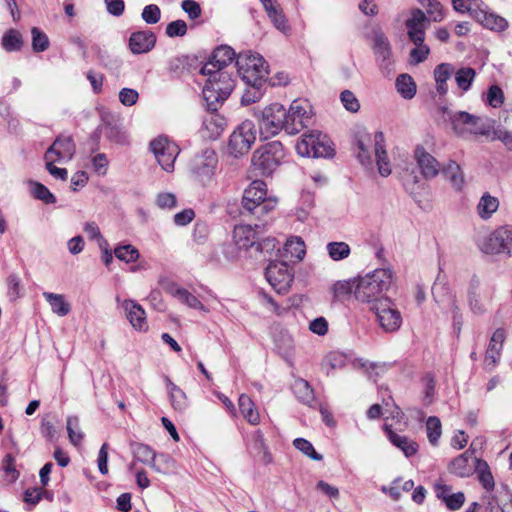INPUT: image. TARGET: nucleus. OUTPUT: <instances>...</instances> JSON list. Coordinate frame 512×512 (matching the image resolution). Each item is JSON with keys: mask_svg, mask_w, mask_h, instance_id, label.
<instances>
[{"mask_svg": "<svg viewBox=\"0 0 512 512\" xmlns=\"http://www.w3.org/2000/svg\"><path fill=\"white\" fill-rule=\"evenodd\" d=\"M214 67L212 64H204L200 70L207 77L202 93L210 110H216L217 105L228 98L235 86L231 71H216Z\"/></svg>", "mask_w": 512, "mask_h": 512, "instance_id": "obj_1", "label": "nucleus"}, {"mask_svg": "<svg viewBox=\"0 0 512 512\" xmlns=\"http://www.w3.org/2000/svg\"><path fill=\"white\" fill-rule=\"evenodd\" d=\"M392 282V271L390 269H375L374 271L360 276L354 288V296L358 301L375 306L384 299L385 292Z\"/></svg>", "mask_w": 512, "mask_h": 512, "instance_id": "obj_2", "label": "nucleus"}, {"mask_svg": "<svg viewBox=\"0 0 512 512\" xmlns=\"http://www.w3.org/2000/svg\"><path fill=\"white\" fill-rule=\"evenodd\" d=\"M441 117L448 123L455 135L466 138L470 135L487 136L491 126L486 125L482 119L476 115L465 111H453L446 106L440 108Z\"/></svg>", "mask_w": 512, "mask_h": 512, "instance_id": "obj_3", "label": "nucleus"}, {"mask_svg": "<svg viewBox=\"0 0 512 512\" xmlns=\"http://www.w3.org/2000/svg\"><path fill=\"white\" fill-rule=\"evenodd\" d=\"M278 203V199L267 195V185L262 180H254L244 190L242 197V207L249 214L256 218H261L273 211Z\"/></svg>", "mask_w": 512, "mask_h": 512, "instance_id": "obj_4", "label": "nucleus"}, {"mask_svg": "<svg viewBox=\"0 0 512 512\" xmlns=\"http://www.w3.org/2000/svg\"><path fill=\"white\" fill-rule=\"evenodd\" d=\"M236 65L241 79L250 87L262 88L268 79V64L258 53H240Z\"/></svg>", "mask_w": 512, "mask_h": 512, "instance_id": "obj_5", "label": "nucleus"}, {"mask_svg": "<svg viewBox=\"0 0 512 512\" xmlns=\"http://www.w3.org/2000/svg\"><path fill=\"white\" fill-rule=\"evenodd\" d=\"M285 107L274 102L262 109L254 108L253 116L256 118L261 135L272 137L278 135L282 130L285 131Z\"/></svg>", "mask_w": 512, "mask_h": 512, "instance_id": "obj_6", "label": "nucleus"}, {"mask_svg": "<svg viewBox=\"0 0 512 512\" xmlns=\"http://www.w3.org/2000/svg\"><path fill=\"white\" fill-rule=\"evenodd\" d=\"M285 158V149L281 142L271 141L257 148L252 156L255 169L263 175L272 174Z\"/></svg>", "mask_w": 512, "mask_h": 512, "instance_id": "obj_7", "label": "nucleus"}, {"mask_svg": "<svg viewBox=\"0 0 512 512\" xmlns=\"http://www.w3.org/2000/svg\"><path fill=\"white\" fill-rule=\"evenodd\" d=\"M296 151L303 157L327 158L334 155L330 139L319 131L303 134L296 144Z\"/></svg>", "mask_w": 512, "mask_h": 512, "instance_id": "obj_8", "label": "nucleus"}, {"mask_svg": "<svg viewBox=\"0 0 512 512\" xmlns=\"http://www.w3.org/2000/svg\"><path fill=\"white\" fill-rule=\"evenodd\" d=\"M479 248L485 254L512 256V226H499L479 244Z\"/></svg>", "mask_w": 512, "mask_h": 512, "instance_id": "obj_9", "label": "nucleus"}, {"mask_svg": "<svg viewBox=\"0 0 512 512\" xmlns=\"http://www.w3.org/2000/svg\"><path fill=\"white\" fill-rule=\"evenodd\" d=\"M311 106L303 100H294L286 109L285 132L296 135L311 123Z\"/></svg>", "mask_w": 512, "mask_h": 512, "instance_id": "obj_10", "label": "nucleus"}, {"mask_svg": "<svg viewBox=\"0 0 512 512\" xmlns=\"http://www.w3.org/2000/svg\"><path fill=\"white\" fill-rule=\"evenodd\" d=\"M256 140V127L251 120H245L232 132L229 139V151L235 157L246 154Z\"/></svg>", "mask_w": 512, "mask_h": 512, "instance_id": "obj_11", "label": "nucleus"}, {"mask_svg": "<svg viewBox=\"0 0 512 512\" xmlns=\"http://www.w3.org/2000/svg\"><path fill=\"white\" fill-rule=\"evenodd\" d=\"M150 150L164 171L173 172L175 160L180 152L176 143L166 136H159L150 142Z\"/></svg>", "mask_w": 512, "mask_h": 512, "instance_id": "obj_12", "label": "nucleus"}, {"mask_svg": "<svg viewBox=\"0 0 512 512\" xmlns=\"http://www.w3.org/2000/svg\"><path fill=\"white\" fill-rule=\"evenodd\" d=\"M379 326L388 333L397 331L402 324V316L398 309L393 307L390 299H384L375 306H371Z\"/></svg>", "mask_w": 512, "mask_h": 512, "instance_id": "obj_13", "label": "nucleus"}, {"mask_svg": "<svg viewBox=\"0 0 512 512\" xmlns=\"http://www.w3.org/2000/svg\"><path fill=\"white\" fill-rule=\"evenodd\" d=\"M265 277L278 293H285L293 281V274L285 262H271L265 269Z\"/></svg>", "mask_w": 512, "mask_h": 512, "instance_id": "obj_14", "label": "nucleus"}, {"mask_svg": "<svg viewBox=\"0 0 512 512\" xmlns=\"http://www.w3.org/2000/svg\"><path fill=\"white\" fill-rule=\"evenodd\" d=\"M217 165V157L213 150L206 149L202 154L197 155L191 162V171L196 178L205 184L214 175Z\"/></svg>", "mask_w": 512, "mask_h": 512, "instance_id": "obj_15", "label": "nucleus"}, {"mask_svg": "<svg viewBox=\"0 0 512 512\" xmlns=\"http://www.w3.org/2000/svg\"><path fill=\"white\" fill-rule=\"evenodd\" d=\"M372 49L381 71L389 74L393 64L392 49L388 38L381 31L374 32Z\"/></svg>", "mask_w": 512, "mask_h": 512, "instance_id": "obj_16", "label": "nucleus"}, {"mask_svg": "<svg viewBox=\"0 0 512 512\" xmlns=\"http://www.w3.org/2000/svg\"><path fill=\"white\" fill-rule=\"evenodd\" d=\"M76 151L75 143L71 136L60 135L45 153V158L58 160V163L70 161Z\"/></svg>", "mask_w": 512, "mask_h": 512, "instance_id": "obj_17", "label": "nucleus"}, {"mask_svg": "<svg viewBox=\"0 0 512 512\" xmlns=\"http://www.w3.org/2000/svg\"><path fill=\"white\" fill-rule=\"evenodd\" d=\"M505 340L506 331L503 328L496 329L492 334L484 358L485 369L488 371H492L499 363Z\"/></svg>", "mask_w": 512, "mask_h": 512, "instance_id": "obj_18", "label": "nucleus"}, {"mask_svg": "<svg viewBox=\"0 0 512 512\" xmlns=\"http://www.w3.org/2000/svg\"><path fill=\"white\" fill-rule=\"evenodd\" d=\"M413 156L424 178L432 179L439 174L441 170L439 161L427 152L423 145L415 147Z\"/></svg>", "mask_w": 512, "mask_h": 512, "instance_id": "obj_19", "label": "nucleus"}, {"mask_svg": "<svg viewBox=\"0 0 512 512\" xmlns=\"http://www.w3.org/2000/svg\"><path fill=\"white\" fill-rule=\"evenodd\" d=\"M429 23L425 13L419 9L411 12V16L406 21V27L409 39L414 44H422L425 40V29Z\"/></svg>", "mask_w": 512, "mask_h": 512, "instance_id": "obj_20", "label": "nucleus"}, {"mask_svg": "<svg viewBox=\"0 0 512 512\" xmlns=\"http://www.w3.org/2000/svg\"><path fill=\"white\" fill-rule=\"evenodd\" d=\"M260 226L255 225V228H253L251 225H237L234 228L233 231V239L236 243V245L240 249H249L255 247L256 250H262L261 243L258 242V236L257 231Z\"/></svg>", "mask_w": 512, "mask_h": 512, "instance_id": "obj_21", "label": "nucleus"}, {"mask_svg": "<svg viewBox=\"0 0 512 512\" xmlns=\"http://www.w3.org/2000/svg\"><path fill=\"white\" fill-rule=\"evenodd\" d=\"M432 294L437 303L447 305L451 308L453 313V325L458 331H460L462 325V315L459 313V309L456 305L454 296L450 293L446 285L442 283L434 284L432 288Z\"/></svg>", "mask_w": 512, "mask_h": 512, "instance_id": "obj_22", "label": "nucleus"}, {"mask_svg": "<svg viewBox=\"0 0 512 512\" xmlns=\"http://www.w3.org/2000/svg\"><path fill=\"white\" fill-rule=\"evenodd\" d=\"M473 19H475L484 28L495 32H502L508 27L507 20L491 11L485 3Z\"/></svg>", "mask_w": 512, "mask_h": 512, "instance_id": "obj_23", "label": "nucleus"}, {"mask_svg": "<svg viewBox=\"0 0 512 512\" xmlns=\"http://www.w3.org/2000/svg\"><path fill=\"white\" fill-rule=\"evenodd\" d=\"M156 44V36L150 30H141L131 34L129 48L133 54H143L151 51Z\"/></svg>", "mask_w": 512, "mask_h": 512, "instance_id": "obj_24", "label": "nucleus"}, {"mask_svg": "<svg viewBox=\"0 0 512 512\" xmlns=\"http://www.w3.org/2000/svg\"><path fill=\"white\" fill-rule=\"evenodd\" d=\"M122 307L125 310L127 319L135 330L146 331L148 329L146 314L140 304L129 299L123 301Z\"/></svg>", "mask_w": 512, "mask_h": 512, "instance_id": "obj_25", "label": "nucleus"}, {"mask_svg": "<svg viewBox=\"0 0 512 512\" xmlns=\"http://www.w3.org/2000/svg\"><path fill=\"white\" fill-rule=\"evenodd\" d=\"M374 152L379 174L383 177L389 176L392 168L385 149V137L381 131L376 132L374 135Z\"/></svg>", "mask_w": 512, "mask_h": 512, "instance_id": "obj_26", "label": "nucleus"}, {"mask_svg": "<svg viewBox=\"0 0 512 512\" xmlns=\"http://www.w3.org/2000/svg\"><path fill=\"white\" fill-rule=\"evenodd\" d=\"M260 2L274 27L284 34L288 33L290 31V25L288 24L280 4L276 0H260Z\"/></svg>", "mask_w": 512, "mask_h": 512, "instance_id": "obj_27", "label": "nucleus"}, {"mask_svg": "<svg viewBox=\"0 0 512 512\" xmlns=\"http://www.w3.org/2000/svg\"><path fill=\"white\" fill-rule=\"evenodd\" d=\"M474 472L477 475L479 483L486 491V494L483 495V501L491 497H495L492 495L495 488V480L488 463L485 460L476 458Z\"/></svg>", "mask_w": 512, "mask_h": 512, "instance_id": "obj_28", "label": "nucleus"}, {"mask_svg": "<svg viewBox=\"0 0 512 512\" xmlns=\"http://www.w3.org/2000/svg\"><path fill=\"white\" fill-rule=\"evenodd\" d=\"M499 205L500 202L497 197L485 192L476 205V213L481 220L487 221L497 212Z\"/></svg>", "mask_w": 512, "mask_h": 512, "instance_id": "obj_29", "label": "nucleus"}, {"mask_svg": "<svg viewBox=\"0 0 512 512\" xmlns=\"http://www.w3.org/2000/svg\"><path fill=\"white\" fill-rule=\"evenodd\" d=\"M235 58L234 50L226 45L217 47L206 64H212L214 70H228L227 68Z\"/></svg>", "mask_w": 512, "mask_h": 512, "instance_id": "obj_30", "label": "nucleus"}, {"mask_svg": "<svg viewBox=\"0 0 512 512\" xmlns=\"http://www.w3.org/2000/svg\"><path fill=\"white\" fill-rule=\"evenodd\" d=\"M384 429L390 442L399 448L406 457H411L418 451V444L415 441L395 433L387 425H385Z\"/></svg>", "mask_w": 512, "mask_h": 512, "instance_id": "obj_31", "label": "nucleus"}, {"mask_svg": "<svg viewBox=\"0 0 512 512\" xmlns=\"http://www.w3.org/2000/svg\"><path fill=\"white\" fill-rule=\"evenodd\" d=\"M442 173L444 177L450 182L451 186L456 191H461L465 185V177L464 173L460 167V165L450 160L443 168Z\"/></svg>", "mask_w": 512, "mask_h": 512, "instance_id": "obj_32", "label": "nucleus"}, {"mask_svg": "<svg viewBox=\"0 0 512 512\" xmlns=\"http://www.w3.org/2000/svg\"><path fill=\"white\" fill-rule=\"evenodd\" d=\"M166 385L173 409L180 413L185 412L189 406V401L185 392L169 378L166 379Z\"/></svg>", "mask_w": 512, "mask_h": 512, "instance_id": "obj_33", "label": "nucleus"}, {"mask_svg": "<svg viewBox=\"0 0 512 512\" xmlns=\"http://www.w3.org/2000/svg\"><path fill=\"white\" fill-rule=\"evenodd\" d=\"M471 455L469 451L462 453L454 458L450 464L451 473L459 477H469L475 471V465L470 463Z\"/></svg>", "mask_w": 512, "mask_h": 512, "instance_id": "obj_34", "label": "nucleus"}, {"mask_svg": "<svg viewBox=\"0 0 512 512\" xmlns=\"http://www.w3.org/2000/svg\"><path fill=\"white\" fill-rule=\"evenodd\" d=\"M171 295L176 297L181 303L187 305L189 308L201 310L205 313L208 309L201 303V301L187 289L178 286H172L169 289Z\"/></svg>", "mask_w": 512, "mask_h": 512, "instance_id": "obj_35", "label": "nucleus"}, {"mask_svg": "<svg viewBox=\"0 0 512 512\" xmlns=\"http://www.w3.org/2000/svg\"><path fill=\"white\" fill-rule=\"evenodd\" d=\"M131 452L136 461L157 470L155 466L156 453L150 446L143 443H132Z\"/></svg>", "mask_w": 512, "mask_h": 512, "instance_id": "obj_36", "label": "nucleus"}, {"mask_svg": "<svg viewBox=\"0 0 512 512\" xmlns=\"http://www.w3.org/2000/svg\"><path fill=\"white\" fill-rule=\"evenodd\" d=\"M43 297L49 303L53 313L60 317L68 315L71 311V305L66 301L65 296L52 292H43Z\"/></svg>", "mask_w": 512, "mask_h": 512, "instance_id": "obj_37", "label": "nucleus"}, {"mask_svg": "<svg viewBox=\"0 0 512 512\" xmlns=\"http://www.w3.org/2000/svg\"><path fill=\"white\" fill-rule=\"evenodd\" d=\"M238 405L241 414L250 424L258 425L260 423V415L254 402L248 395L241 394L238 400Z\"/></svg>", "mask_w": 512, "mask_h": 512, "instance_id": "obj_38", "label": "nucleus"}, {"mask_svg": "<svg viewBox=\"0 0 512 512\" xmlns=\"http://www.w3.org/2000/svg\"><path fill=\"white\" fill-rule=\"evenodd\" d=\"M395 85L397 92L404 99H412L416 94V84L408 74H400L396 79Z\"/></svg>", "mask_w": 512, "mask_h": 512, "instance_id": "obj_39", "label": "nucleus"}, {"mask_svg": "<svg viewBox=\"0 0 512 512\" xmlns=\"http://www.w3.org/2000/svg\"><path fill=\"white\" fill-rule=\"evenodd\" d=\"M30 191L35 199L43 201L45 204H54L56 197L50 190L40 182L30 181Z\"/></svg>", "mask_w": 512, "mask_h": 512, "instance_id": "obj_40", "label": "nucleus"}, {"mask_svg": "<svg viewBox=\"0 0 512 512\" xmlns=\"http://www.w3.org/2000/svg\"><path fill=\"white\" fill-rule=\"evenodd\" d=\"M23 45L22 35L19 31L15 29H9L5 32L2 38V46L8 51H18L21 49Z\"/></svg>", "mask_w": 512, "mask_h": 512, "instance_id": "obj_41", "label": "nucleus"}, {"mask_svg": "<svg viewBox=\"0 0 512 512\" xmlns=\"http://www.w3.org/2000/svg\"><path fill=\"white\" fill-rule=\"evenodd\" d=\"M329 257L333 261H340L350 256L351 249L346 242H329L326 246Z\"/></svg>", "mask_w": 512, "mask_h": 512, "instance_id": "obj_42", "label": "nucleus"}, {"mask_svg": "<svg viewBox=\"0 0 512 512\" xmlns=\"http://www.w3.org/2000/svg\"><path fill=\"white\" fill-rule=\"evenodd\" d=\"M454 9L459 13H469L472 18L483 6L482 0H452Z\"/></svg>", "mask_w": 512, "mask_h": 512, "instance_id": "obj_43", "label": "nucleus"}, {"mask_svg": "<svg viewBox=\"0 0 512 512\" xmlns=\"http://www.w3.org/2000/svg\"><path fill=\"white\" fill-rule=\"evenodd\" d=\"M7 296L10 301H16L23 297L24 291L21 279L17 274H10L6 280Z\"/></svg>", "mask_w": 512, "mask_h": 512, "instance_id": "obj_44", "label": "nucleus"}, {"mask_svg": "<svg viewBox=\"0 0 512 512\" xmlns=\"http://www.w3.org/2000/svg\"><path fill=\"white\" fill-rule=\"evenodd\" d=\"M79 418L77 416H69L67 418V432L70 442L78 446L82 443V440L84 438V434L80 429L79 425Z\"/></svg>", "mask_w": 512, "mask_h": 512, "instance_id": "obj_45", "label": "nucleus"}, {"mask_svg": "<svg viewBox=\"0 0 512 512\" xmlns=\"http://www.w3.org/2000/svg\"><path fill=\"white\" fill-rule=\"evenodd\" d=\"M476 72L471 67L460 68L455 74V81L458 87L463 91H468L474 81Z\"/></svg>", "mask_w": 512, "mask_h": 512, "instance_id": "obj_46", "label": "nucleus"}, {"mask_svg": "<svg viewBox=\"0 0 512 512\" xmlns=\"http://www.w3.org/2000/svg\"><path fill=\"white\" fill-rule=\"evenodd\" d=\"M427 437L431 445H437L441 435L442 426L441 421L436 416H430L426 421Z\"/></svg>", "mask_w": 512, "mask_h": 512, "instance_id": "obj_47", "label": "nucleus"}, {"mask_svg": "<svg viewBox=\"0 0 512 512\" xmlns=\"http://www.w3.org/2000/svg\"><path fill=\"white\" fill-rule=\"evenodd\" d=\"M285 251L291 257L302 260L305 256V243L300 237H291L285 243Z\"/></svg>", "mask_w": 512, "mask_h": 512, "instance_id": "obj_48", "label": "nucleus"}, {"mask_svg": "<svg viewBox=\"0 0 512 512\" xmlns=\"http://www.w3.org/2000/svg\"><path fill=\"white\" fill-rule=\"evenodd\" d=\"M114 253L119 260L126 263L135 262L140 256L139 251L131 244L117 246Z\"/></svg>", "mask_w": 512, "mask_h": 512, "instance_id": "obj_49", "label": "nucleus"}, {"mask_svg": "<svg viewBox=\"0 0 512 512\" xmlns=\"http://www.w3.org/2000/svg\"><path fill=\"white\" fill-rule=\"evenodd\" d=\"M293 445L297 450L314 461H321L323 459V456L315 451L312 443L304 438L294 439Z\"/></svg>", "mask_w": 512, "mask_h": 512, "instance_id": "obj_50", "label": "nucleus"}, {"mask_svg": "<svg viewBox=\"0 0 512 512\" xmlns=\"http://www.w3.org/2000/svg\"><path fill=\"white\" fill-rule=\"evenodd\" d=\"M203 127L208 133V137L217 138L223 131L222 120L215 114H209L203 121Z\"/></svg>", "mask_w": 512, "mask_h": 512, "instance_id": "obj_51", "label": "nucleus"}, {"mask_svg": "<svg viewBox=\"0 0 512 512\" xmlns=\"http://www.w3.org/2000/svg\"><path fill=\"white\" fill-rule=\"evenodd\" d=\"M32 49L34 52H44L49 47L48 36L37 27L31 29Z\"/></svg>", "mask_w": 512, "mask_h": 512, "instance_id": "obj_52", "label": "nucleus"}, {"mask_svg": "<svg viewBox=\"0 0 512 512\" xmlns=\"http://www.w3.org/2000/svg\"><path fill=\"white\" fill-rule=\"evenodd\" d=\"M505 100L504 93L502 89L498 85H492L489 87L488 92L486 94L485 102L493 107L499 108L503 105Z\"/></svg>", "mask_w": 512, "mask_h": 512, "instance_id": "obj_53", "label": "nucleus"}, {"mask_svg": "<svg viewBox=\"0 0 512 512\" xmlns=\"http://www.w3.org/2000/svg\"><path fill=\"white\" fill-rule=\"evenodd\" d=\"M294 391L297 397L304 403L309 404L313 400V390L305 380H298L294 384Z\"/></svg>", "mask_w": 512, "mask_h": 512, "instance_id": "obj_54", "label": "nucleus"}, {"mask_svg": "<svg viewBox=\"0 0 512 512\" xmlns=\"http://www.w3.org/2000/svg\"><path fill=\"white\" fill-rule=\"evenodd\" d=\"M141 17L147 24H156L160 21L161 10L156 4H149L143 8Z\"/></svg>", "mask_w": 512, "mask_h": 512, "instance_id": "obj_55", "label": "nucleus"}, {"mask_svg": "<svg viewBox=\"0 0 512 512\" xmlns=\"http://www.w3.org/2000/svg\"><path fill=\"white\" fill-rule=\"evenodd\" d=\"M478 286V281H475L471 283V287H470V290H469V295H468V301H469V306L472 310L473 313L477 314V315H481L483 314L486 309L484 307V305L480 302V299L478 298V296L476 295L475 291H474V288H476Z\"/></svg>", "mask_w": 512, "mask_h": 512, "instance_id": "obj_56", "label": "nucleus"}, {"mask_svg": "<svg viewBox=\"0 0 512 512\" xmlns=\"http://www.w3.org/2000/svg\"><path fill=\"white\" fill-rule=\"evenodd\" d=\"M340 99L347 111L355 113L360 109V103L357 97L351 91H343L340 95Z\"/></svg>", "mask_w": 512, "mask_h": 512, "instance_id": "obj_57", "label": "nucleus"}, {"mask_svg": "<svg viewBox=\"0 0 512 512\" xmlns=\"http://www.w3.org/2000/svg\"><path fill=\"white\" fill-rule=\"evenodd\" d=\"M2 468L6 476L11 482H14L19 477V472L15 467V458L12 454H7L2 461Z\"/></svg>", "mask_w": 512, "mask_h": 512, "instance_id": "obj_58", "label": "nucleus"}, {"mask_svg": "<svg viewBox=\"0 0 512 512\" xmlns=\"http://www.w3.org/2000/svg\"><path fill=\"white\" fill-rule=\"evenodd\" d=\"M187 33V24L183 20H175L166 26V34L173 37H182Z\"/></svg>", "mask_w": 512, "mask_h": 512, "instance_id": "obj_59", "label": "nucleus"}, {"mask_svg": "<svg viewBox=\"0 0 512 512\" xmlns=\"http://www.w3.org/2000/svg\"><path fill=\"white\" fill-rule=\"evenodd\" d=\"M46 161V169L50 173L52 177L55 179H60L62 181H66L68 178V171L65 168H59L55 166V163H58V160L52 158H45Z\"/></svg>", "mask_w": 512, "mask_h": 512, "instance_id": "obj_60", "label": "nucleus"}, {"mask_svg": "<svg viewBox=\"0 0 512 512\" xmlns=\"http://www.w3.org/2000/svg\"><path fill=\"white\" fill-rule=\"evenodd\" d=\"M139 99V94L135 89L132 88H122L119 91V101L124 106H133L137 103Z\"/></svg>", "mask_w": 512, "mask_h": 512, "instance_id": "obj_61", "label": "nucleus"}, {"mask_svg": "<svg viewBox=\"0 0 512 512\" xmlns=\"http://www.w3.org/2000/svg\"><path fill=\"white\" fill-rule=\"evenodd\" d=\"M156 203L161 209H171L177 204L176 196L173 193H159L156 197Z\"/></svg>", "mask_w": 512, "mask_h": 512, "instance_id": "obj_62", "label": "nucleus"}, {"mask_svg": "<svg viewBox=\"0 0 512 512\" xmlns=\"http://www.w3.org/2000/svg\"><path fill=\"white\" fill-rule=\"evenodd\" d=\"M91 163H92L93 170L98 175L106 174L107 167H108V159L104 153H98L97 155H95L92 158Z\"/></svg>", "mask_w": 512, "mask_h": 512, "instance_id": "obj_63", "label": "nucleus"}, {"mask_svg": "<svg viewBox=\"0 0 512 512\" xmlns=\"http://www.w3.org/2000/svg\"><path fill=\"white\" fill-rule=\"evenodd\" d=\"M309 330L319 336H324L328 332V322L324 317H318L309 324Z\"/></svg>", "mask_w": 512, "mask_h": 512, "instance_id": "obj_64", "label": "nucleus"}]
</instances>
